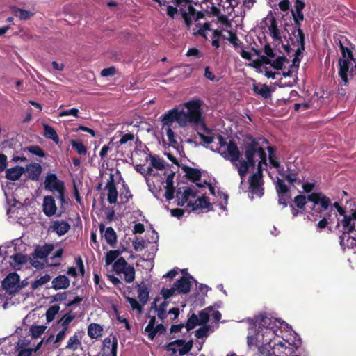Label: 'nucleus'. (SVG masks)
Masks as SVG:
<instances>
[{"label": "nucleus", "instance_id": "6e6552de", "mask_svg": "<svg viewBox=\"0 0 356 356\" xmlns=\"http://www.w3.org/2000/svg\"><path fill=\"white\" fill-rule=\"evenodd\" d=\"M307 200L313 203L312 215H315L316 213L321 214V212L327 210L330 205V200L323 193H312L307 196Z\"/></svg>", "mask_w": 356, "mask_h": 356}, {"label": "nucleus", "instance_id": "dca6fc26", "mask_svg": "<svg viewBox=\"0 0 356 356\" xmlns=\"http://www.w3.org/2000/svg\"><path fill=\"white\" fill-rule=\"evenodd\" d=\"M350 59L340 58L339 60V74L343 83L346 86L348 83V72L350 67Z\"/></svg>", "mask_w": 356, "mask_h": 356}, {"label": "nucleus", "instance_id": "aec40b11", "mask_svg": "<svg viewBox=\"0 0 356 356\" xmlns=\"http://www.w3.org/2000/svg\"><path fill=\"white\" fill-rule=\"evenodd\" d=\"M24 173H25L24 167L15 166L6 170V177L7 179L15 181L19 179Z\"/></svg>", "mask_w": 356, "mask_h": 356}, {"label": "nucleus", "instance_id": "5701e85b", "mask_svg": "<svg viewBox=\"0 0 356 356\" xmlns=\"http://www.w3.org/2000/svg\"><path fill=\"white\" fill-rule=\"evenodd\" d=\"M103 343L104 348L110 349L112 356H117L118 339L115 336H109L105 338Z\"/></svg>", "mask_w": 356, "mask_h": 356}, {"label": "nucleus", "instance_id": "864d4df0", "mask_svg": "<svg viewBox=\"0 0 356 356\" xmlns=\"http://www.w3.org/2000/svg\"><path fill=\"white\" fill-rule=\"evenodd\" d=\"M209 326L204 325L195 330V336L198 339L205 338V337L209 335Z\"/></svg>", "mask_w": 356, "mask_h": 356}, {"label": "nucleus", "instance_id": "a878e982", "mask_svg": "<svg viewBox=\"0 0 356 356\" xmlns=\"http://www.w3.org/2000/svg\"><path fill=\"white\" fill-rule=\"evenodd\" d=\"M103 330L101 325L92 323L88 327V334L91 339H97L102 336Z\"/></svg>", "mask_w": 356, "mask_h": 356}, {"label": "nucleus", "instance_id": "b1692460", "mask_svg": "<svg viewBox=\"0 0 356 356\" xmlns=\"http://www.w3.org/2000/svg\"><path fill=\"white\" fill-rule=\"evenodd\" d=\"M54 250L53 244H45L42 246H38L36 248L34 254L35 257L44 259L47 257V256L51 254V251Z\"/></svg>", "mask_w": 356, "mask_h": 356}, {"label": "nucleus", "instance_id": "2f4dec72", "mask_svg": "<svg viewBox=\"0 0 356 356\" xmlns=\"http://www.w3.org/2000/svg\"><path fill=\"white\" fill-rule=\"evenodd\" d=\"M122 274H124V280L127 283H131L135 280L134 267L127 263Z\"/></svg>", "mask_w": 356, "mask_h": 356}, {"label": "nucleus", "instance_id": "bb28decb", "mask_svg": "<svg viewBox=\"0 0 356 356\" xmlns=\"http://www.w3.org/2000/svg\"><path fill=\"white\" fill-rule=\"evenodd\" d=\"M168 302L164 299V301L157 307L156 303L154 302L152 305V309H155L157 312V316L161 320H164L167 316V306Z\"/></svg>", "mask_w": 356, "mask_h": 356}, {"label": "nucleus", "instance_id": "ddd939ff", "mask_svg": "<svg viewBox=\"0 0 356 356\" xmlns=\"http://www.w3.org/2000/svg\"><path fill=\"white\" fill-rule=\"evenodd\" d=\"M264 22L273 40L280 41L282 38L280 36L279 28L277 27V21L275 17H273V15H268V17L264 19Z\"/></svg>", "mask_w": 356, "mask_h": 356}, {"label": "nucleus", "instance_id": "79ce46f5", "mask_svg": "<svg viewBox=\"0 0 356 356\" xmlns=\"http://www.w3.org/2000/svg\"><path fill=\"white\" fill-rule=\"evenodd\" d=\"M120 198L121 200V202L123 203H127L130 200V199L132 198V195L130 192V190L129 188V186L127 185H125V184H123V191L121 192L120 195Z\"/></svg>", "mask_w": 356, "mask_h": 356}, {"label": "nucleus", "instance_id": "f257e3e1", "mask_svg": "<svg viewBox=\"0 0 356 356\" xmlns=\"http://www.w3.org/2000/svg\"><path fill=\"white\" fill-rule=\"evenodd\" d=\"M162 131H165L170 144L172 147L178 145V128L193 127L197 131L201 140L205 144L211 145L212 151L218 152L225 159L231 161L241 177V184L244 182V178L250 168L255 167L259 158L257 171L253 173L249 179V190L252 194L262 197L264 193V180L262 179L263 165L267 166V156L264 148L259 146L255 138H250V141L245 145L244 154L245 160L239 161L241 153L234 142L227 143L222 135H217L216 138L210 134L205 135L202 131H206V124L202 114L201 101L192 99L184 104L181 108L169 109L161 116Z\"/></svg>", "mask_w": 356, "mask_h": 356}, {"label": "nucleus", "instance_id": "72a5a7b5", "mask_svg": "<svg viewBox=\"0 0 356 356\" xmlns=\"http://www.w3.org/2000/svg\"><path fill=\"white\" fill-rule=\"evenodd\" d=\"M51 280L49 274H45L44 276H41L38 280H35L31 283L33 289H37L39 286H43V284L48 283Z\"/></svg>", "mask_w": 356, "mask_h": 356}, {"label": "nucleus", "instance_id": "09e8293b", "mask_svg": "<svg viewBox=\"0 0 356 356\" xmlns=\"http://www.w3.org/2000/svg\"><path fill=\"white\" fill-rule=\"evenodd\" d=\"M79 110L76 108H72L70 109H64L58 113V116L73 115L74 118H79Z\"/></svg>", "mask_w": 356, "mask_h": 356}, {"label": "nucleus", "instance_id": "603ef678", "mask_svg": "<svg viewBox=\"0 0 356 356\" xmlns=\"http://www.w3.org/2000/svg\"><path fill=\"white\" fill-rule=\"evenodd\" d=\"M340 49L342 53V58H345V59H350L351 60L355 61L353 54L348 47L343 46L342 43L340 42Z\"/></svg>", "mask_w": 356, "mask_h": 356}, {"label": "nucleus", "instance_id": "680f3d73", "mask_svg": "<svg viewBox=\"0 0 356 356\" xmlns=\"http://www.w3.org/2000/svg\"><path fill=\"white\" fill-rule=\"evenodd\" d=\"M134 249L137 251L138 250H143L145 248L146 242L144 240H138V238H136V241L133 243Z\"/></svg>", "mask_w": 356, "mask_h": 356}, {"label": "nucleus", "instance_id": "412c9836", "mask_svg": "<svg viewBox=\"0 0 356 356\" xmlns=\"http://www.w3.org/2000/svg\"><path fill=\"white\" fill-rule=\"evenodd\" d=\"M27 257L25 254L17 253L10 257V264L15 270H20L22 265L26 264Z\"/></svg>", "mask_w": 356, "mask_h": 356}, {"label": "nucleus", "instance_id": "f03ea898", "mask_svg": "<svg viewBox=\"0 0 356 356\" xmlns=\"http://www.w3.org/2000/svg\"><path fill=\"white\" fill-rule=\"evenodd\" d=\"M248 344L257 346L266 356H289L301 344L300 336L280 319L261 314L249 318Z\"/></svg>", "mask_w": 356, "mask_h": 356}, {"label": "nucleus", "instance_id": "7c9ffc66", "mask_svg": "<svg viewBox=\"0 0 356 356\" xmlns=\"http://www.w3.org/2000/svg\"><path fill=\"white\" fill-rule=\"evenodd\" d=\"M104 238L106 242L111 245H115L117 242V234L115 231L112 227L106 228L104 232Z\"/></svg>", "mask_w": 356, "mask_h": 356}, {"label": "nucleus", "instance_id": "052dcab7", "mask_svg": "<svg viewBox=\"0 0 356 356\" xmlns=\"http://www.w3.org/2000/svg\"><path fill=\"white\" fill-rule=\"evenodd\" d=\"M229 38L228 40L229 42L234 44V47H241V43L238 40V37H236V34L232 33V31H228Z\"/></svg>", "mask_w": 356, "mask_h": 356}, {"label": "nucleus", "instance_id": "1a4fd4ad", "mask_svg": "<svg viewBox=\"0 0 356 356\" xmlns=\"http://www.w3.org/2000/svg\"><path fill=\"white\" fill-rule=\"evenodd\" d=\"M4 290L9 293H15L19 291L20 286V277L16 273H12L8 275L1 282Z\"/></svg>", "mask_w": 356, "mask_h": 356}, {"label": "nucleus", "instance_id": "3c124183", "mask_svg": "<svg viewBox=\"0 0 356 356\" xmlns=\"http://www.w3.org/2000/svg\"><path fill=\"white\" fill-rule=\"evenodd\" d=\"M45 330V327L43 325H35L32 326L30 328V332L31 336L33 338H38V337L41 336L44 331Z\"/></svg>", "mask_w": 356, "mask_h": 356}, {"label": "nucleus", "instance_id": "8fccbe9b", "mask_svg": "<svg viewBox=\"0 0 356 356\" xmlns=\"http://www.w3.org/2000/svg\"><path fill=\"white\" fill-rule=\"evenodd\" d=\"M278 195V202L280 205H283L284 207H286L288 205L289 202L291 200L290 191L279 193Z\"/></svg>", "mask_w": 356, "mask_h": 356}, {"label": "nucleus", "instance_id": "473e14b6", "mask_svg": "<svg viewBox=\"0 0 356 356\" xmlns=\"http://www.w3.org/2000/svg\"><path fill=\"white\" fill-rule=\"evenodd\" d=\"M127 264V261L124 258H117V260L114 261L113 265V270L115 271L117 274H122Z\"/></svg>", "mask_w": 356, "mask_h": 356}, {"label": "nucleus", "instance_id": "58836bf2", "mask_svg": "<svg viewBox=\"0 0 356 356\" xmlns=\"http://www.w3.org/2000/svg\"><path fill=\"white\" fill-rule=\"evenodd\" d=\"M267 150L268 151V161L273 167L280 168V161H278L275 154V149L273 147H268Z\"/></svg>", "mask_w": 356, "mask_h": 356}, {"label": "nucleus", "instance_id": "2eb2a0df", "mask_svg": "<svg viewBox=\"0 0 356 356\" xmlns=\"http://www.w3.org/2000/svg\"><path fill=\"white\" fill-rule=\"evenodd\" d=\"M84 335V331H76L68 339L65 348L76 351L81 346V339Z\"/></svg>", "mask_w": 356, "mask_h": 356}, {"label": "nucleus", "instance_id": "ea45409f", "mask_svg": "<svg viewBox=\"0 0 356 356\" xmlns=\"http://www.w3.org/2000/svg\"><path fill=\"white\" fill-rule=\"evenodd\" d=\"M151 165L157 170H163L165 168V161L159 156H150Z\"/></svg>", "mask_w": 356, "mask_h": 356}, {"label": "nucleus", "instance_id": "37998d69", "mask_svg": "<svg viewBox=\"0 0 356 356\" xmlns=\"http://www.w3.org/2000/svg\"><path fill=\"white\" fill-rule=\"evenodd\" d=\"M119 254L120 251L118 250H110L107 252L105 258L106 264L109 265L111 264L112 262L115 261Z\"/></svg>", "mask_w": 356, "mask_h": 356}, {"label": "nucleus", "instance_id": "a19ab883", "mask_svg": "<svg viewBox=\"0 0 356 356\" xmlns=\"http://www.w3.org/2000/svg\"><path fill=\"white\" fill-rule=\"evenodd\" d=\"M60 309V307L58 305H53L51 306L46 312V318L47 322H51V321L54 320L56 315L58 314V311Z\"/></svg>", "mask_w": 356, "mask_h": 356}, {"label": "nucleus", "instance_id": "393cba45", "mask_svg": "<svg viewBox=\"0 0 356 356\" xmlns=\"http://www.w3.org/2000/svg\"><path fill=\"white\" fill-rule=\"evenodd\" d=\"M154 1L158 2L160 6L162 8V10L167 11V15H170V17H174L175 14L177 13V8L176 7H173V6L169 5V0H154ZM173 1V0H172ZM173 3L175 4V1Z\"/></svg>", "mask_w": 356, "mask_h": 356}, {"label": "nucleus", "instance_id": "9b49d317", "mask_svg": "<svg viewBox=\"0 0 356 356\" xmlns=\"http://www.w3.org/2000/svg\"><path fill=\"white\" fill-rule=\"evenodd\" d=\"M196 192L195 189L189 188V186H183L182 188H177L176 193L177 205L184 206V204L188 202L190 197L194 198Z\"/></svg>", "mask_w": 356, "mask_h": 356}, {"label": "nucleus", "instance_id": "e2e57ef3", "mask_svg": "<svg viewBox=\"0 0 356 356\" xmlns=\"http://www.w3.org/2000/svg\"><path fill=\"white\" fill-rule=\"evenodd\" d=\"M115 73V67H109L108 68L103 69L101 70V76H113Z\"/></svg>", "mask_w": 356, "mask_h": 356}, {"label": "nucleus", "instance_id": "bf43d9fd", "mask_svg": "<svg viewBox=\"0 0 356 356\" xmlns=\"http://www.w3.org/2000/svg\"><path fill=\"white\" fill-rule=\"evenodd\" d=\"M219 196H220V198L223 200L224 202L218 203V206L221 209L226 211V210H227L226 206L227 205V203H228L229 195H227V193H219Z\"/></svg>", "mask_w": 356, "mask_h": 356}, {"label": "nucleus", "instance_id": "0e129e2a", "mask_svg": "<svg viewBox=\"0 0 356 356\" xmlns=\"http://www.w3.org/2000/svg\"><path fill=\"white\" fill-rule=\"evenodd\" d=\"M164 196L168 200H172L174 198L175 188H169V186H165Z\"/></svg>", "mask_w": 356, "mask_h": 356}, {"label": "nucleus", "instance_id": "c9c22d12", "mask_svg": "<svg viewBox=\"0 0 356 356\" xmlns=\"http://www.w3.org/2000/svg\"><path fill=\"white\" fill-rule=\"evenodd\" d=\"M263 59L266 60L265 61L266 63H270L271 66H273L274 67V69H276V70H282L284 63L286 60L284 56H279L277 58V59L273 60L272 62L269 59L264 58V57H263Z\"/></svg>", "mask_w": 356, "mask_h": 356}, {"label": "nucleus", "instance_id": "5fc2aeb1", "mask_svg": "<svg viewBox=\"0 0 356 356\" xmlns=\"http://www.w3.org/2000/svg\"><path fill=\"white\" fill-rule=\"evenodd\" d=\"M294 202L297 207L299 209H303L307 203V198L305 195H300L294 197Z\"/></svg>", "mask_w": 356, "mask_h": 356}, {"label": "nucleus", "instance_id": "a211bd4d", "mask_svg": "<svg viewBox=\"0 0 356 356\" xmlns=\"http://www.w3.org/2000/svg\"><path fill=\"white\" fill-rule=\"evenodd\" d=\"M50 228L52 232L57 233L59 236H62L66 234L70 231L71 225L68 222L64 220H56L51 222Z\"/></svg>", "mask_w": 356, "mask_h": 356}, {"label": "nucleus", "instance_id": "4be33fe9", "mask_svg": "<svg viewBox=\"0 0 356 356\" xmlns=\"http://www.w3.org/2000/svg\"><path fill=\"white\" fill-rule=\"evenodd\" d=\"M136 289L140 305H142V309H143V306L146 305L149 299V291L147 286L142 285V284L136 286Z\"/></svg>", "mask_w": 356, "mask_h": 356}, {"label": "nucleus", "instance_id": "de8ad7c7", "mask_svg": "<svg viewBox=\"0 0 356 356\" xmlns=\"http://www.w3.org/2000/svg\"><path fill=\"white\" fill-rule=\"evenodd\" d=\"M276 190L277 194H280L282 193L289 192L290 188L286 185L284 180L278 178L276 183Z\"/></svg>", "mask_w": 356, "mask_h": 356}, {"label": "nucleus", "instance_id": "a18cd8bd", "mask_svg": "<svg viewBox=\"0 0 356 356\" xmlns=\"http://www.w3.org/2000/svg\"><path fill=\"white\" fill-rule=\"evenodd\" d=\"M127 300L132 309L136 310L138 314L143 313V305H140L136 299L132 298V297H127Z\"/></svg>", "mask_w": 356, "mask_h": 356}, {"label": "nucleus", "instance_id": "774afa93", "mask_svg": "<svg viewBox=\"0 0 356 356\" xmlns=\"http://www.w3.org/2000/svg\"><path fill=\"white\" fill-rule=\"evenodd\" d=\"M67 328L63 327L56 334V339L54 341V343H57L59 341H61L64 339V337L66 335Z\"/></svg>", "mask_w": 356, "mask_h": 356}, {"label": "nucleus", "instance_id": "6ab92c4d", "mask_svg": "<svg viewBox=\"0 0 356 356\" xmlns=\"http://www.w3.org/2000/svg\"><path fill=\"white\" fill-rule=\"evenodd\" d=\"M53 289L62 290L67 289L70 286V280L65 275H58L54 277L51 281Z\"/></svg>", "mask_w": 356, "mask_h": 356}, {"label": "nucleus", "instance_id": "4d7b16f0", "mask_svg": "<svg viewBox=\"0 0 356 356\" xmlns=\"http://www.w3.org/2000/svg\"><path fill=\"white\" fill-rule=\"evenodd\" d=\"M172 1H175L177 6L180 7V10L183 13V14H186V10L183 8V6H188L189 9L192 8L188 0H172Z\"/></svg>", "mask_w": 356, "mask_h": 356}, {"label": "nucleus", "instance_id": "4c0bfd02", "mask_svg": "<svg viewBox=\"0 0 356 356\" xmlns=\"http://www.w3.org/2000/svg\"><path fill=\"white\" fill-rule=\"evenodd\" d=\"M186 177L188 179L193 180V182L201 179V173L199 170L194 168H188L186 170Z\"/></svg>", "mask_w": 356, "mask_h": 356}, {"label": "nucleus", "instance_id": "c756f323", "mask_svg": "<svg viewBox=\"0 0 356 356\" xmlns=\"http://www.w3.org/2000/svg\"><path fill=\"white\" fill-rule=\"evenodd\" d=\"M44 136L45 138H50L56 143H58L59 138L57 135V132L54 127H50L48 124H44Z\"/></svg>", "mask_w": 356, "mask_h": 356}, {"label": "nucleus", "instance_id": "9d476101", "mask_svg": "<svg viewBox=\"0 0 356 356\" xmlns=\"http://www.w3.org/2000/svg\"><path fill=\"white\" fill-rule=\"evenodd\" d=\"M155 316H151L148 323L145 328V332L147 334L149 339H154L156 335L163 334L165 332V325L163 324L155 325Z\"/></svg>", "mask_w": 356, "mask_h": 356}, {"label": "nucleus", "instance_id": "e433bc0d", "mask_svg": "<svg viewBox=\"0 0 356 356\" xmlns=\"http://www.w3.org/2000/svg\"><path fill=\"white\" fill-rule=\"evenodd\" d=\"M13 12L15 15L21 20H26L33 15V12L22 10V8H15Z\"/></svg>", "mask_w": 356, "mask_h": 356}, {"label": "nucleus", "instance_id": "c03bdc74", "mask_svg": "<svg viewBox=\"0 0 356 356\" xmlns=\"http://www.w3.org/2000/svg\"><path fill=\"white\" fill-rule=\"evenodd\" d=\"M196 325H200L198 321V316L194 314L193 313V315L189 316L185 327L188 330H189L195 328Z\"/></svg>", "mask_w": 356, "mask_h": 356}, {"label": "nucleus", "instance_id": "6e6d98bb", "mask_svg": "<svg viewBox=\"0 0 356 356\" xmlns=\"http://www.w3.org/2000/svg\"><path fill=\"white\" fill-rule=\"evenodd\" d=\"M74 316L71 314H65L64 315L61 319L60 320L61 325L64 328L67 329V325L74 320Z\"/></svg>", "mask_w": 356, "mask_h": 356}, {"label": "nucleus", "instance_id": "0eeeda50", "mask_svg": "<svg viewBox=\"0 0 356 356\" xmlns=\"http://www.w3.org/2000/svg\"><path fill=\"white\" fill-rule=\"evenodd\" d=\"M192 341H186L185 339H175L166 345L167 351L171 352L172 355L182 356L188 354L193 348Z\"/></svg>", "mask_w": 356, "mask_h": 356}, {"label": "nucleus", "instance_id": "cd10ccee", "mask_svg": "<svg viewBox=\"0 0 356 356\" xmlns=\"http://www.w3.org/2000/svg\"><path fill=\"white\" fill-rule=\"evenodd\" d=\"M209 199L207 197H200L195 200L194 202H188V206L192 207L193 210H197L198 209H206L209 206Z\"/></svg>", "mask_w": 356, "mask_h": 356}, {"label": "nucleus", "instance_id": "f3484780", "mask_svg": "<svg viewBox=\"0 0 356 356\" xmlns=\"http://www.w3.org/2000/svg\"><path fill=\"white\" fill-rule=\"evenodd\" d=\"M42 168L40 164L33 163L27 164L25 168V172H27V177L31 180L37 181L40 179Z\"/></svg>", "mask_w": 356, "mask_h": 356}, {"label": "nucleus", "instance_id": "423d86ee", "mask_svg": "<svg viewBox=\"0 0 356 356\" xmlns=\"http://www.w3.org/2000/svg\"><path fill=\"white\" fill-rule=\"evenodd\" d=\"M292 15L297 27L296 42L298 44V47L296 51V56L293 59V63L295 64L296 61L300 63V56L305 50V36L302 30H301L300 28L301 22L304 20V15L302 14V11H297L295 10L294 11H292Z\"/></svg>", "mask_w": 356, "mask_h": 356}, {"label": "nucleus", "instance_id": "39448f33", "mask_svg": "<svg viewBox=\"0 0 356 356\" xmlns=\"http://www.w3.org/2000/svg\"><path fill=\"white\" fill-rule=\"evenodd\" d=\"M44 188L50 192L56 193V198L60 201V204L63 207L67 203L65 197V184L63 180L58 179L56 173H49L45 177Z\"/></svg>", "mask_w": 356, "mask_h": 356}, {"label": "nucleus", "instance_id": "4468645a", "mask_svg": "<svg viewBox=\"0 0 356 356\" xmlns=\"http://www.w3.org/2000/svg\"><path fill=\"white\" fill-rule=\"evenodd\" d=\"M57 210L56 203L53 196H45L42 202V211L47 216L55 215Z\"/></svg>", "mask_w": 356, "mask_h": 356}, {"label": "nucleus", "instance_id": "20e7f679", "mask_svg": "<svg viewBox=\"0 0 356 356\" xmlns=\"http://www.w3.org/2000/svg\"><path fill=\"white\" fill-rule=\"evenodd\" d=\"M192 280H194L192 276H183L179 280H176L170 289L163 287L161 294L164 299L167 300L168 298L177 296V294L188 293L192 286Z\"/></svg>", "mask_w": 356, "mask_h": 356}, {"label": "nucleus", "instance_id": "338daca9", "mask_svg": "<svg viewBox=\"0 0 356 356\" xmlns=\"http://www.w3.org/2000/svg\"><path fill=\"white\" fill-rule=\"evenodd\" d=\"M8 164V157L4 154H0V172L6 169Z\"/></svg>", "mask_w": 356, "mask_h": 356}, {"label": "nucleus", "instance_id": "69168bd1", "mask_svg": "<svg viewBox=\"0 0 356 356\" xmlns=\"http://www.w3.org/2000/svg\"><path fill=\"white\" fill-rule=\"evenodd\" d=\"M134 138V135L131 134H126L122 136L119 144L123 145L126 144L128 141H131Z\"/></svg>", "mask_w": 356, "mask_h": 356}, {"label": "nucleus", "instance_id": "49530a36", "mask_svg": "<svg viewBox=\"0 0 356 356\" xmlns=\"http://www.w3.org/2000/svg\"><path fill=\"white\" fill-rule=\"evenodd\" d=\"M24 152L28 151L30 152L31 154L37 155L40 157H44L45 156V153L43 149L39 146H30L28 147H26L23 150Z\"/></svg>", "mask_w": 356, "mask_h": 356}, {"label": "nucleus", "instance_id": "13d9d810", "mask_svg": "<svg viewBox=\"0 0 356 356\" xmlns=\"http://www.w3.org/2000/svg\"><path fill=\"white\" fill-rule=\"evenodd\" d=\"M197 316L200 325H205V323H207L209 319V313L206 312L205 310H202Z\"/></svg>", "mask_w": 356, "mask_h": 356}, {"label": "nucleus", "instance_id": "f704fd0d", "mask_svg": "<svg viewBox=\"0 0 356 356\" xmlns=\"http://www.w3.org/2000/svg\"><path fill=\"white\" fill-rule=\"evenodd\" d=\"M72 147L79 154L86 155L87 152L86 147L81 141L71 140Z\"/></svg>", "mask_w": 356, "mask_h": 356}, {"label": "nucleus", "instance_id": "7ed1b4c3", "mask_svg": "<svg viewBox=\"0 0 356 356\" xmlns=\"http://www.w3.org/2000/svg\"><path fill=\"white\" fill-rule=\"evenodd\" d=\"M337 211L343 218L340 222L342 227V233L340 236V245L343 250L346 248L352 249L356 254V211L353 212L351 215H345L344 209L341 207L338 202L334 204Z\"/></svg>", "mask_w": 356, "mask_h": 356}, {"label": "nucleus", "instance_id": "f8f14e48", "mask_svg": "<svg viewBox=\"0 0 356 356\" xmlns=\"http://www.w3.org/2000/svg\"><path fill=\"white\" fill-rule=\"evenodd\" d=\"M105 190L106 191L107 200L110 204H115L117 202L118 193L115 184L114 175H109V179L106 183Z\"/></svg>", "mask_w": 356, "mask_h": 356}, {"label": "nucleus", "instance_id": "c85d7f7f", "mask_svg": "<svg viewBox=\"0 0 356 356\" xmlns=\"http://www.w3.org/2000/svg\"><path fill=\"white\" fill-rule=\"evenodd\" d=\"M253 90L265 99L269 98L271 94L269 86L267 85H257V83H254L253 85Z\"/></svg>", "mask_w": 356, "mask_h": 356}]
</instances>
